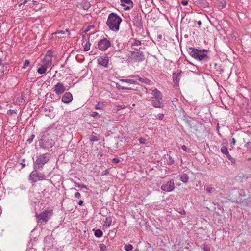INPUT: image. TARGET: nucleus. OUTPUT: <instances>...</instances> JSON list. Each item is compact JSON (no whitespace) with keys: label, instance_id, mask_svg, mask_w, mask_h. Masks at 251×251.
I'll return each instance as SVG.
<instances>
[{"label":"nucleus","instance_id":"1","mask_svg":"<svg viewBox=\"0 0 251 251\" xmlns=\"http://www.w3.org/2000/svg\"><path fill=\"white\" fill-rule=\"evenodd\" d=\"M187 51L192 58L199 61L207 62L210 60L209 50L189 47Z\"/></svg>","mask_w":251,"mask_h":251},{"label":"nucleus","instance_id":"2","mask_svg":"<svg viewBox=\"0 0 251 251\" xmlns=\"http://www.w3.org/2000/svg\"><path fill=\"white\" fill-rule=\"evenodd\" d=\"M122 22V19L116 13H111L108 17L106 25L109 29L117 32L119 30L120 25Z\"/></svg>","mask_w":251,"mask_h":251},{"label":"nucleus","instance_id":"3","mask_svg":"<svg viewBox=\"0 0 251 251\" xmlns=\"http://www.w3.org/2000/svg\"><path fill=\"white\" fill-rule=\"evenodd\" d=\"M51 155L50 153H44L37 156L33 163V169L35 170H42L44 166L50 159Z\"/></svg>","mask_w":251,"mask_h":251},{"label":"nucleus","instance_id":"4","mask_svg":"<svg viewBox=\"0 0 251 251\" xmlns=\"http://www.w3.org/2000/svg\"><path fill=\"white\" fill-rule=\"evenodd\" d=\"M136 51H131L128 55V62L131 63H139L145 60L144 53L137 48H134Z\"/></svg>","mask_w":251,"mask_h":251},{"label":"nucleus","instance_id":"5","mask_svg":"<svg viewBox=\"0 0 251 251\" xmlns=\"http://www.w3.org/2000/svg\"><path fill=\"white\" fill-rule=\"evenodd\" d=\"M53 214L52 210H46L40 214H36L37 222L46 223L51 218Z\"/></svg>","mask_w":251,"mask_h":251},{"label":"nucleus","instance_id":"6","mask_svg":"<svg viewBox=\"0 0 251 251\" xmlns=\"http://www.w3.org/2000/svg\"><path fill=\"white\" fill-rule=\"evenodd\" d=\"M38 170L34 169L29 176V180L32 183H35L38 181H42L46 179V176L44 173H38Z\"/></svg>","mask_w":251,"mask_h":251},{"label":"nucleus","instance_id":"7","mask_svg":"<svg viewBox=\"0 0 251 251\" xmlns=\"http://www.w3.org/2000/svg\"><path fill=\"white\" fill-rule=\"evenodd\" d=\"M54 145V141L53 139H49L45 137L42 139L39 143L40 147L47 151H49Z\"/></svg>","mask_w":251,"mask_h":251},{"label":"nucleus","instance_id":"8","mask_svg":"<svg viewBox=\"0 0 251 251\" xmlns=\"http://www.w3.org/2000/svg\"><path fill=\"white\" fill-rule=\"evenodd\" d=\"M110 46V42L105 38L100 40L98 43V48L101 51L106 50Z\"/></svg>","mask_w":251,"mask_h":251},{"label":"nucleus","instance_id":"9","mask_svg":"<svg viewBox=\"0 0 251 251\" xmlns=\"http://www.w3.org/2000/svg\"><path fill=\"white\" fill-rule=\"evenodd\" d=\"M174 188L175 184L173 179L164 183L161 187L162 190L167 192L173 191Z\"/></svg>","mask_w":251,"mask_h":251},{"label":"nucleus","instance_id":"10","mask_svg":"<svg viewBox=\"0 0 251 251\" xmlns=\"http://www.w3.org/2000/svg\"><path fill=\"white\" fill-rule=\"evenodd\" d=\"M151 104L154 108H163L164 107V103L162 99L154 98L151 99Z\"/></svg>","mask_w":251,"mask_h":251},{"label":"nucleus","instance_id":"11","mask_svg":"<svg viewBox=\"0 0 251 251\" xmlns=\"http://www.w3.org/2000/svg\"><path fill=\"white\" fill-rule=\"evenodd\" d=\"M57 129L53 125H50L47 128L46 131L44 132V136L46 135L50 136L51 137L57 136Z\"/></svg>","mask_w":251,"mask_h":251},{"label":"nucleus","instance_id":"12","mask_svg":"<svg viewBox=\"0 0 251 251\" xmlns=\"http://www.w3.org/2000/svg\"><path fill=\"white\" fill-rule=\"evenodd\" d=\"M66 89L64 84L61 82L57 83L53 87V90L55 93L58 95H61L63 93Z\"/></svg>","mask_w":251,"mask_h":251},{"label":"nucleus","instance_id":"13","mask_svg":"<svg viewBox=\"0 0 251 251\" xmlns=\"http://www.w3.org/2000/svg\"><path fill=\"white\" fill-rule=\"evenodd\" d=\"M98 63L105 68L107 67L109 59L107 56H102L97 59Z\"/></svg>","mask_w":251,"mask_h":251},{"label":"nucleus","instance_id":"14","mask_svg":"<svg viewBox=\"0 0 251 251\" xmlns=\"http://www.w3.org/2000/svg\"><path fill=\"white\" fill-rule=\"evenodd\" d=\"M73 100V96L70 92H66L62 98V101L66 104L70 103Z\"/></svg>","mask_w":251,"mask_h":251},{"label":"nucleus","instance_id":"15","mask_svg":"<svg viewBox=\"0 0 251 251\" xmlns=\"http://www.w3.org/2000/svg\"><path fill=\"white\" fill-rule=\"evenodd\" d=\"M121 5L125 6L124 9L129 10L133 7V3L131 0H121Z\"/></svg>","mask_w":251,"mask_h":251},{"label":"nucleus","instance_id":"16","mask_svg":"<svg viewBox=\"0 0 251 251\" xmlns=\"http://www.w3.org/2000/svg\"><path fill=\"white\" fill-rule=\"evenodd\" d=\"M133 22L134 25L137 27H140L142 25V16L140 14H135Z\"/></svg>","mask_w":251,"mask_h":251},{"label":"nucleus","instance_id":"17","mask_svg":"<svg viewBox=\"0 0 251 251\" xmlns=\"http://www.w3.org/2000/svg\"><path fill=\"white\" fill-rule=\"evenodd\" d=\"M151 95H152V96L151 97V99L157 98L162 99V94L161 92L160 91H159L157 88H153L151 89Z\"/></svg>","mask_w":251,"mask_h":251},{"label":"nucleus","instance_id":"18","mask_svg":"<svg viewBox=\"0 0 251 251\" xmlns=\"http://www.w3.org/2000/svg\"><path fill=\"white\" fill-rule=\"evenodd\" d=\"M42 62V65L48 68L52 65V58L49 56H45Z\"/></svg>","mask_w":251,"mask_h":251},{"label":"nucleus","instance_id":"19","mask_svg":"<svg viewBox=\"0 0 251 251\" xmlns=\"http://www.w3.org/2000/svg\"><path fill=\"white\" fill-rule=\"evenodd\" d=\"M130 77L133 78H135L136 81L138 80L139 81L146 84H149L150 82V80L148 79L145 77H140L138 75H132Z\"/></svg>","mask_w":251,"mask_h":251},{"label":"nucleus","instance_id":"20","mask_svg":"<svg viewBox=\"0 0 251 251\" xmlns=\"http://www.w3.org/2000/svg\"><path fill=\"white\" fill-rule=\"evenodd\" d=\"M84 10H87L91 6L90 3L87 0H83L80 4Z\"/></svg>","mask_w":251,"mask_h":251},{"label":"nucleus","instance_id":"21","mask_svg":"<svg viewBox=\"0 0 251 251\" xmlns=\"http://www.w3.org/2000/svg\"><path fill=\"white\" fill-rule=\"evenodd\" d=\"M165 159L166 160V163L169 165H171L175 163L174 158L168 154L165 157Z\"/></svg>","mask_w":251,"mask_h":251},{"label":"nucleus","instance_id":"22","mask_svg":"<svg viewBox=\"0 0 251 251\" xmlns=\"http://www.w3.org/2000/svg\"><path fill=\"white\" fill-rule=\"evenodd\" d=\"M188 176L186 173H183L180 175V180L183 183H187L188 181Z\"/></svg>","mask_w":251,"mask_h":251},{"label":"nucleus","instance_id":"23","mask_svg":"<svg viewBox=\"0 0 251 251\" xmlns=\"http://www.w3.org/2000/svg\"><path fill=\"white\" fill-rule=\"evenodd\" d=\"M47 68H46V67L44 66L43 65H42L41 64L40 67H39L38 68V69H37V72L39 74L42 75L46 73V72L47 71Z\"/></svg>","mask_w":251,"mask_h":251},{"label":"nucleus","instance_id":"24","mask_svg":"<svg viewBox=\"0 0 251 251\" xmlns=\"http://www.w3.org/2000/svg\"><path fill=\"white\" fill-rule=\"evenodd\" d=\"M120 81H122V82H124L129 83L132 84H137L135 78H134V79H121Z\"/></svg>","mask_w":251,"mask_h":251},{"label":"nucleus","instance_id":"25","mask_svg":"<svg viewBox=\"0 0 251 251\" xmlns=\"http://www.w3.org/2000/svg\"><path fill=\"white\" fill-rule=\"evenodd\" d=\"M104 104L103 102H98L95 106V109L96 110H102L103 109Z\"/></svg>","mask_w":251,"mask_h":251},{"label":"nucleus","instance_id":"26","mask_svg":"<svg viewBox=\"0 0 251 251\" xmlns=\"http://www.w3.org/2000/svg\"><path fill=\"white\" fill-rule=\"evenodd\" d=\"M142 44L141 41L137 40V39H133V42L131 43V46H138Z\"/></svg>","mask_w":251,"mask_h":251},{"label":"nucleus","instance_id":"27","mask_svg":"<svg viewBox=\"0 0 251 251\" xmlns=\"http://www.w3.org/2000/svg\"><path fill=\"white\" fill-rule=\"evenodd\" d=\"M112 222V219L110 217L106 218L104 226L107 227H109Z\"/></svg>","mask_w":251,"mask_h":251},{"label":"nucleus","instance_id":"28","mask_svg":"<svg viewBox=\"0 0 251 251\" xmlns=\"http://www.w3.org/2000/svg\"><path fill=\"white\" fill-rule=\"evenodd\" d=\"M94 235L96 237L100 238L102 237L103 235V232L100 229H97L95 231Z\"/></svg>","mask_w":251,"mask_h":251},{"label":"nucleus","instance_id":"29","mask_svg":"<svg viewBox=\"0 0 251 251\" xmlns=\"http://www.w3.org/2000/svg\"><path fill=\"white\" fill-rule=\"evenodd\" d=\"M7 66L3 64L0 63V73L2 74L7 69Z\"/></svg>","mask_w":251,"mask_h":251},{"label":"nucleus","instance_id":"30","mask_svg":"<svg viewBox=\"0 0 251 251\" xmlns=\"http://www.w3.org/2000/svg\"><path fill=\"white\" fill-rule=\"evenodd\" d=\"M89 40V38L88 39ZM91 43L88 41L84 46V50L85 51H88L90 49Z\"/></svg>","mask_w":251,"mask_h":251},{"label":"nucleus","instance_id":"31","mask_svg":"<svg viewBox=\"0 0 251 251\" xmlns=\"http://www.w3.org/2000/svg\"><path fill=\"white\" fill-rule=\"evenodd\" d=\"M124 249L126 251H131L133 249V246L131 244H126L124 246Z\"/></svg>","mask_w":251,"mask_h":251},{"label":"nucleus","instance_id":"32","mask_svg":"<svg viewBox=\"0 0 251 251\" xmlns=\"http://www.w3.org/2000/svg\"><path fill=\"white\" fill-rule=\"evenodd\" d=\"M221 151L224 154L226 155L229 153L227 148L226 146H222L221 148Z\"/></svg>","mask_w":251,"mask_h":251},{"label":"nucleus","instance_id":"33","mask_svg":"<svg viewBox=\"0 0 251 251\" xmlns=\"http://www.w3.org/2000/svg\"><path fill=\"white\" fill-rule=\"evenodd\" d=\"M30 61L29 60L26 59L24 61L23 66H22V69H26L30 64Z\"/></svg>","mask_w":251,"mask_h":251},{"label":"nucleus","instance_id":"34","mask_svg":"<svg viewBox=\"0 0 251 251\" xmlns=\"http://www.w3.org/2000/svg\"><path fill=\"white\" fill-rule=\"evenodd\" d=\"M99 248L100 251H107L106 246L104 244H100L99 245Z\"/></svg>","mask_w":251,"mask_h":251},{"label":"nucleus","instance_id":"35","mask_svg":"<svg viewBox=\"0 0 251 251\" xmlns=\"http://www.w3.org/2000/svg\"><path fill=\"white\" fill-rule=\"evenodd\" d=\"M155 117L156 119H158L159 120H163V119L164 118V114L163 113H159L157 115H155Z\"/></svg>","mask_w":251,"mask_h":251},{"label":"nucleus","instance_id":"36","mask_svg":"<svg viewBox=\"0 0 251 251\" xmlns=\"http://www.w3.org/2000/svg\"><path fill=\"white\" fill-rule=\"evenodd\" d=\"M99 139V138L98 136H94V135H92L90 137V141H92V142H94V141H98Z\"/></svg>","mask_w":251,"mask_h":251},{"label":"nucleus","instance_id":"37","mask_svg":"<svg viewBox=\"0 0 251 251\" xmlns=\"http://www.w3.org/2000/svg\"><path fill=\"white\" fill-rule=\"evenodd\" d=\"M235 193H236V194H238L239 196H245V192L242 189L236 191Z\"/></svg>","mask_w":251,"mask_h":251},{"label":"nucleus","instance_id":"38","mask_svg":"<svg viewBox=\"0 0 251 251\" xmlns=\"http://www.w3.org/2000/svg\"><path fill=\"white\" fill-rule=\"evenodd\" d=\"M116 87L119 90H128V89H129V88L127 87L120 86L118 83H116Z\"/></svg>","mask_w":251,"mask_h":251},{"label":"nucleus","instance_id":"39","mask_svg":"<svg viewBox=\"0 0 251 251\" xmlns=\"http://www.w3.org/2000/svg\"><path fill=\"white\" fill-rule=\"evenodd\" d=\"M75 186L80 188L86 189V186L84 184H80L78 183H75Z\"/></svg>","mask_w":251,"mask_h":251},{"label":"nucleus","instance_id":"40","mask_svg":"<svg viewBox=\"0 0 251 251\" xmlns=\"http://www.w3.org/2000/svg\"><path fill=\"white\" fill-rule=\"evenodd\" d=\"M35 137V135L34 134H32L31 135V136L30 137V138H29L27 140V142L29 143V144H30L32 143V142L33 141L34 138Z\"/></svg>","mask_w":251,"mask_h":251},{"label":"nucleus","instance_id":"41","mask_svg":"<svg viewBox=\"0 0 251 251\" xmlns=\"http://www.w3.org/2000/svg\"><path fill=\"white\" fill-rule=\"evenodd\" d=\"M65 33V31L62 30H57L56 32L52 33V35H55V34H64Z\"/></svg>","mask_w":251,"mask_h":251},{"label":"nucleus","instance_id":"42","mask_svg":"<svg viewBox=\"0 0 251 251\" xmlns=\"http://www.w3.org/2000/svg\"><path fill=\"white\" fill-rule=\"evenodd\" d=\"M215 188H213V187H207L206 189V191L210 193H211L212 192H213L214 191H215Z\"/></svg>","mask_w":251,"mask_h":251},{"label":"nucleus","instance_id":"43","mask_svg":"<svg viewBox=\"0 0 251 251\" xmlns=\"http://www.w3.org/2000/svg\"><path fill=\"white\" fill-rule=\"evenodd\" d=\"M90 115L93 117H96L97 116L100 117V115H99L98 113L95 111L92 112Z\"/></svg>","mask_w":251,"mask_h":251},{"label":"nucleus","instance_id":"44","mask_svg":"<svg viewBox=\"0 0 251 251\" xmlns=\"http://www.w3.org/2000/svg\"><path fill=\"white\" fill-rule=\"evenodd\" d=\"M139 141L140 143L141 144H145L146 143V139H145L144 138H142V137L140 138L139 139Z\"/></svg>","mask_w":251,"mask_h":251},{"label":"nucleus","instance_id":"45","mask_svg":"<svg viewBox=\"0 0 251 251\" xmlns=\"http://www.w3.org/2000/svg\"><path fill=\"white\" fill-rule=\"evenodd\" d=\"M226 157L228 158V160H230L232 162H233L235 161L234 158H233L230 155L229 153H227L226 155Z\"/></svg>","mask_w":251,"mask_h":251},{"label":"nucleus","instance_id":"46","mask_svg":"<svg viewBox=\"0 0 251 251\" xmlns=\"http://www.w3.org/2000/svg\"><path fill=\"white\" fill-rule=\"evenodd\" d=\"M17 111L14 110H9L7 112V114L9 115H12L13 114H16Z\"/></svg>","mask_w":251,"mask_h":251},{"label":"nucleus","instance_id":"47","mask_svg":"<svg viewBox=\"0 0 251 251\" xmlns=\"http://www.w3.org/2000/svg\"><path fill=\"white\" fill-rule=\"evenodd\" d=\"M181 148L184 151H185L186 152L189 151V149L187 148V147L185 145L181 146Z\"/></svg>","mask_w":251,"mask_h":251},{"label":"nucleus","instance_id":"48","mask_svg":"<svg viewBox=\"0 0 251 251\" xmlns=\"http://www.w3.org/2000/svg\"><path fill=\"white\" fill-rule=\"evenodd\" d=\"M112 162L115 163H118L120 162V160L117 158H114L112 159Z\"/></svg>","mask_w":251,"mask_h":251},{"label":"nucleus","instance_id":"49","mask_svg":"<svg viewBox=\"0 0 251 251\" xmlns=\"http://www.w3.org/2000/svg\"><path fill=\"white\" fill-rule=\"evenodd\" d=\"M75 197L76 198H80L81 197V195L80 193L77 192L75 194Z\"/></svg>","mask_w":251,"mask_h":251},{"label":"nucleus","instance_id":"50","mask_svg":"<svg viewBox=\"0 0 251 251\" xmlns=\"http://www.w3.org/2000/svg\"><path fill=\"white\" fill-rule=\"evenodd\" d=\"M45 56H49V57H50L51 58H52V53H51V51L50 50H49L48 51V52L47 53V54H46Z\"/></svg>","mask_w":251,"mask_h":251},{"label":"nucleus","instance_id":"51","mask_svg":"<svg viewBox=\"0 0 251 251\" xmlns=\"http://www.w3.org/2000/svg\"><path fill=\"white\" fill-rule=\"evenodd\" d=\"M125 108V106H123V105H118L117 106V110H120L121 109H124Z\"/></svg>","mask_w":251,"mask_h":251},{"label":"nucleus","instance_id":"52","mask_svg":"<svg viewBox=\"0 0 251 251\" xmlns=\"http://www.w3.org/2000/svg\"><path fill=\"white\" fill-rule=\"evenodd\" d=\"M203 250L204 251H210V248L207 246H205L203 247Z\"/></svg>","mask_w":251,"mask_h":251},{"label":"nucleus","instance_id":"53","mask_svg":"<svg viewBox=\"0 0 251 251\" xmlns=\"http://www.w3.org/2000/svg\"><path fill=\"white\" fill-rule=\"evenodd\" d=\"M181 4L183 5H187V4H188V2L187 1H184V0H183L181 1Z\"/></svg>","mask_w":251,"mask_h":251},{"label":"nucleus","instance_id":"54","mask_svg":"<svg viewBox=\"0 0 251 251\" xmlns=\"http://www.w3.org/2000/svg\"><path fill=\"white\" fill-rule=\"evenodd\" d=\"M78 204L80 205V206H82L83 204V201L82 200H80L79 201H78Z\"/></svg>","mask_w":251,"mask_h":251},{"label":"nucleus","instance_id":"55","mask_svg":"<svg viewBox=\"0 0 251 251\" xmlns=\"http://www.w3.org/2000/svg\"><path fill=\"white\" fill-rule=\"evenodd\" d=\"M179 213L180 214H185V211L184 210H181L179 212Z\"/></svg>","mask_w":251,"mask_h":251},{"label":"nucleus","instance_id":"56","mask_svg":"<svg viewBox=\"0 0 251 251\" xmlns=\"http://www.w3.org/2000/svg\"><path fill=\"white\" fill-rule=\"evenodd\" d=\"M44 110L45 112H47L48 111L49 112H50L52 111V110H51V109H49V110H48V109H47V108H45Z\"/></svg>","mask_w":251,"mask_h":251},{"label":"nucleus","instance_id":"57","mask_svg":"<svg viewBox=\"0 0 251 251\" xmlns=\"http://www.w3.org/2000/svg\"><path fill=\"white\" fill-rule=\"evenodd\" d=\"M231 144H232L233 145H235V139L234 138H232V139Z\"/></svg>","mask_w":251,"mask_h":251},{"label":"nucleus","instance_id":"58","mask_svg":"<svg viewBox=\"0 0 251 251\" xmlns=\"http://www.w3.org/2000/svg\"><path fill=\"white\" fill-rule=\"evenodd\" d=\"M242 205H247L248 204H247V202L246 201H245V202H244V201H243L242 202H240Z\"/></svg>","mask_w":251,"mask_h":251},{"label":"nucleus","instance_id":"59","mask_svg":"<svg viewBox=\"0 0 251 251\" xmlns=\"http://www.w3.org/2000/svg\"><path fill=\"white\" fill-rule=\"evenodd\" d=\"M197 24H198L199 26L201 25H202V22H201V21H198L197 22Z\"/></svg>","mask_w":251,"mask_h":251},{"label":"nucleus","instance_id":"60","mask_svg":"<svg viewBox=\"0 0 251 251\" xmlns=\"http://www.w3.org/2000/svg\"><path fill=\"white\" fill-rule=\"evenodd\" d=\"M162 37V36L161 34L157 35V39H161Z\"/></svg>","mask_w":251,"mask_h":251},{"label":"nucleus","instance_id":"61","mask_svg":"<svg viewBox=\"0 0 251 251\" xmlns=\"http://www.w3.org/2000/svg\"><path fill=\"white\" fill-rule=\"evenodd\" d=\"M27 1H28V0H25L22 2V3H23V4H26V3L27 2Z\"/></svg>","mask_w":251,"mask_h":251},{"label":"nucleus","instance_id":"62","mask_svg":"<svg viewBox=\"0 0 251 251\" xmlns=\"http://www.w3.org/2000/svg\"><path fill=\"white\" fill-rule=\"evenodd\" d=\"M65 32H68V35H70V33L69 32V30L68 29H66L65 30Z\"/></svg>","mask_w":251,"mask_h":251},{"label":"nucleus","instance_id":"63","mask_svg":"<svg viewBox=\"0 0 251 251\" xmlns=\"http://www.w3.org/2000/svg\"><path fill=\"white\" fill-rule=\"evenodd\" d=\"M89 30H90V29H89V28H88L87 29H86L85 30V31H84V32H88Z\"/></svg>","mask_w":251,"mask_h":251},{"label":"nucleus","instance_id":"64","mask_svg":"<svg viewBox=\"0 0 251 251\" xmlns=\"http://www.w3.org/2000/svg\"><path fill=\"white\" fill-rule=\"evenodd\" d=\"M23 4V3H22H22H20V4H19V5H18V6H19V7H21V6H22Z\"/></svg>","mask_w":251,"mask_h":251}]
</instances>
